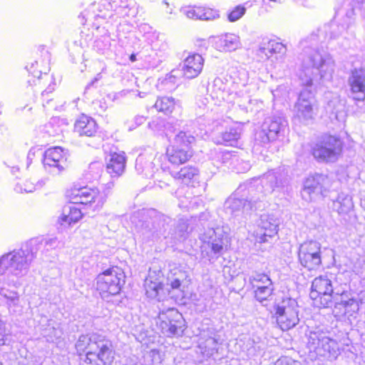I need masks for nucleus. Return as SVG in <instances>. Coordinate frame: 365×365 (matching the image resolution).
Returning <instances> with one entry per match:
<instances>
[{"instance_id": "nucleus-1", "label": "nucleus", "mask_w": 365, "mask_h": 365, "mask_svg": "<svg viewBox=\"0 0 365 365\" xmlns=\"http://www.w3.org/2000/svg\"><path fill=\"white\" fill-rule=\"evenodd\" d=\"M327 28L319 29L301 41L303 53L301 56L299 79L304 88L301 91L294 105V120L308 123L316 115L314 93L312 90L314 80L329 79L334 71V61L328 53L320 51L319 44L326 39Z\"/></svg>"}, {"instance_id": "nucleus-2", "label": "nucleus", "mask_w": 365, "mask_h": 365, "mask_svg": "<svg viewBox=\"0 0 365 365\" xmlns=\"http://www.w3.org/2000/svg\"><path fill=\"white\" fill-rule=\"evenodd\" d=\"M256 184L244 183L240 185L235 193L225 202V209L232 217L242 216L245 218L252 212L260 208V202L264 195L272 193L287 182V173L278 168L268 171Z\"/></svg>"}, {"instance_id": "nucleus-3", "label": "nucleus", "mask_w": 365, "mask_h": 365, "mask_svg": "<svg viewBox=\"0 0 365 365\" xmlns=\"http://www.w3.org/2000/svg\"><path fill=\"white\" fill-rule=\"evenodd\" d=\"M35 258L28 242L21 249L14 250L0 258V301L11 314H20V295L16 289H10L11 282L6 281L5 272L17 277L27 274L32 260Z\"/></svg>"}, {"instance_id": "nucleus-4", "label": "nucleus", "mask_w": 365, "mask_h": 365, "mask_svg": "<svg viewBox=\"0 0 365 365\" xmlns=\"http://www.w3.org/2000/svg\"><path fill=\"white\" fill-rule=\"evenodd\" d=\"M131 223L140 237L145 242H157L170 235L168 227L170 217L155 210H142L130 217Z\"/></svg>"}, {"instance_id": "nucleus-5", "label": "nucleus", "mask_w": 365, "mask_h": 365, "mask_svg": "<svg viewBox=\"0 0 365 365\" xmlns=\"http://www.w3.org/2000/svg\"><path fill=\"white\" fill-rule=\"evenodd\" d=\"M76 349L80 355L88 351L90 354H98L103 365L110 364L113 359L110 342L96 333L81 335L76 343Z\"/></svg>"}, {"instance_id": "nucleus-6", "label": "nucleus", "mask_w": 365, "mask_h": 365, "mask_svg": "<svg viewBox=\"0 0 365 365\" xmlns=\"http://www.w3.org/2000/svg\"><path fill=\"white\" fill-rule=\"evenodd\" d=\"M342 145L339 138L323 135L312 147V154L319 163H334L341 153Z\"/></svg>"}, {"instance_id": "nucleus-7", "label": "nucleus", "mask_w": 365, "mask_h": 365, "mask_svg": "<svg viewBox=\"0 0 365 365\" xmlns=\"http://www.w3.org/2000/svg\"><path fill=\"white\" fill-rule=\"evenodd\" d=\"M307 335V346L310 351L330 360L336 359L340 354L337 341L327 336L323 331L319 329L309 331Z\"/></svg>"}, {"instance_id": "nucleus-8", "label": "nucleus", "mask_w": 365, "mask_h": 365, "mask_svg": "<svg viewBox=\"0 0 365 365\" xmlns=\"http://www.w3.org/2000/svg\"><path fill=\"white\" fill-rule=\"evenodd\" d=\"M340 294L334 291L331 279L327 275H321L313 280L309 296L315 307L326 308L333 304L335 295Z\"/></svg>"}, {"instance_id": "nucleus-9", "label": "nucleus", "mask_w": 365, "mask_h": 365, "mask_svg": "<svg viewBox=\"0 0 365 365\" xmlns=\"http://www.w3.org/2000/svg\"><path fill=\"white\" fill-rule=\"evenodd\" d=\"M288 128V123L282 115H272L267 117L256 133L255 140L262 145H267L283 136Z\"/></svg>"}, {"instance_id": "nucleus-10", "label": "nucleus", "mask_w": 365, "mask_h": 365, "mask_svg": "<svg viewBox=\"0 0 365 365\" xmlns=\"http://www.w3.org/2000/svg\"><path fill=\"white\" fill-rule=\"evenodd\" d=\"M124 272L118 267H112L99 274L96 277V287L103 297L120 293L125 283Z\"/></svg>"}, {"instance_id": "nucleus-11", "label": "nucleus", "mask_w": 365, "mask_h": 365, "mask_svg": "<svg viewBox=\"0 0 365 365\" xmlns=\"http://www.w3.org/2000/svg\"><path fill=\"white\" fill-rule=\"evenodd\" d=\"M277 323L283 331L294 328L299 322L298 304L295 299L284 298L275 307Z\"/></svg>"}, {"instance_id": "nucleus-12", "label": "nucleus", "mask_w": 365, "mask_h": 365, "mask_svg": "<svg viewBox=\"0 0 365 365\" xmlns=\"http://www.w3.org/2000/svg\"><path fill=\"white\" fill-rule=\"evenodd\" d=\"M157 324L167 336H181L185 329V321L182 314L175 308L160 312Z\"/></svg>"}, {"instance_id": "nucleus-13", "label": "nucleus", "mask_w": 365, "mask_h": 365, "mask_svg": "<svg viewBox=\"0 0 365 365\" xmlns=\"http://www.w3.org/2000/svg\"><path fill=\"white\" fill-rule=\"evenodd\" d=\"M331 185V181L328 175L315 173L305 180L302 196L307 201L322 198L327 196Z\"/></svg>"}, {"instance_id": "nucleus-14", "label": "nucleus", "mask_w": 365, "mask_h": 365, "mask_svg": "<svg viewBox=\"0 0 365 365\" xmlns=\"http://www.w3.org/2000/svg\"><path fill=\"white\" fill-rule=\"evenodd\" d=\"M203 245L202 255L210 261L219 258L223 253L225 238L220 228L208 229L201 237Z\"/></svg>"}, {"instance_id": "nucleus-15", "label": "nucleus", "mask_w": 365, "mask_h": 365, "mask_svg": "<svg viewBox=\"0 0 365 365\" xmlns=\"http://www.w3.org/2000/svg\"><path fill=\"white\" fill-rule=\"evenodd\" d=\"M298 259L301 265L309 270L318 269L322 264L321 244L314 240L301 244L298 250Z\"/></svg>"}, {"instance_id": "nucleus-16", "label": "nucleus", "mask_w": 365, "mask_h": 365, "mask_svg": "<svg viewBox=\"0 0 365 365\" xmlns=\"http://www.w3.org/2000/svg\"><path fill=\"white\" fill-rule=\"evenodd\" d=\"M279 219L274 214H262L256 230V241L259 243L269 242L278 232Z\"/></svg>"}, {"instance_id": "nucleus-17", "label": "nucleus", "mask_w": 365, "mask_h": 365, "mask_svg": "<svg viewBox=\"0 0 365 365\" xmlns=\"http://www.w3.org/2000/svg\"><path fill=\"white\" fill-rule=\"evenodd\" d=\"M163 160H165V157L163 155L153 158L151 154H140L135 160V170L139 174H143L146 178L153 177L154 173L158 171L159 168L163 171L170 170L168 167L163 165Z\"/></svg>"}, {"instance_id": "nucleus-18", "label": "nucleus", "mask_w": 365, "mask_h": 365, "mask_svg": "<svg viewBox=\"0 0 365 365\" xmlns=\"http://www.w3.org/2000/svg\"><path fill=\"white\" fill-rule=\"evenodd\" d=\"M61 147L48 149L44 153L43 163L46 170L53 175H58L67 167L66 158Z\"/></svg>"}, {"instance_id": "nucleus-19", "label": "nucleus", "mask_w": 365, "mask_h": 365, "mask_svg": "<svg viewBox=\"0 0 365 365\" xmlns=\"http://www.w3.org/2000/svg\"><path fill=\"white\" fill-rule=\"evenodd\" d=\"M163 274L160 271L158 272L155 271H149L148 277L145 279L144 287L145 294L148 297L157 299L158 301H163L166 297V292L169 294L170 291L165 289L160 278Z\"/></svg>"}, {"instance_id": "nucleus-20", "label": "nucleus", "mask_w": 365, "mask_h": 365, "mask_svg": "<svg viewBox=\"0 0 365 365\" xmlns=\"http://www.w3.org/2000/svg\"><path fill=\"white\" fill-rule=\"evenodd\" d=\"M349 86V96L355 101L365 100V69L351 70L347 80Z\"/></svg>"}, {"instance_id": "nucleus-21", "label": "nucleus", "mask_w": 365, "mask_h": 365, "mask_svg": "<svg viewBox=\"0 0 365 365\" xmlns=\"http://www.w3.org/2000/svg\"><path fill=\"white\" fill-rule=\"evenodd\" d=\"M220 335L213 328H208L200 334L198 347L202 354L206 356H210L217 352Z\"/></svg>"}, {"instance_id": "nucleus-22", "label": "nucleus", "mask_w": 365, "mask_h": 365, "mask_svg": "<svg viewBox=\"0 0 365 365\" xmlns=\"http://www.w3.org/2000/svg\"><path fill=\"white\" fill-rule=\"evenodd\" d=\"M250 283H264L266 286L258 287L255 290V297L260 303L267 301L274 291V286L269 277L263 273L255 272L249 277Z\"/></svg>"}, {"instance_id": "nucleus-23", "label": "nucleus", "mask_w": 365, "mask_h": 365, "mask_svg": "<svg viewBox=\"0 0 365 365\" xmlns=\"http://www.w3.org/2000/svg\"><path fill=\"white\" fill-rule=\"evenodd\" d=\"M97 192L95 189L82 187L72 191V204H81L88 206L93 210H99L101 206H97Z\"/></svg>"}, {"instance_id": "nucleus-24", "label": "nucleus", "mask_w": 365, "mask_h": 365, "mask_svg": "<svg viewBox=\"0 0 365 365\" xmlns=\"http://www.w3.org/2000/svg\"><path fill=\"white\" fill-rule=\"evenodd\" d=\"M204 59L201 55L194 53L188 56L181 66L182 76L187 79H192L199 76L202 70Z\"/></svg>"}, {"instance_id": "nucleus-25", "label": "nucleus", "mask_w": 365, "mask_h": 365, "mask_svg": "<svg viewBox=\"0 0 365 365\" xmlns=\"http://www.w3.org/2000/svg\"><path fill=\"white\" fill-rule=\"evenodd\" d=\"M96 120L86 115H82L74 124V132L80 136H93L97 132Z\"/></svg>"}, {"instance_id": "nucleus-26", "label": "nucleus", "mask_w": 365, "mask_h": 365, "mask_svg": "<svg viewBox=\"0 0 365 365\" xmlns=\"http://www.w3.org/2000/svg\"><path fill=\"white\" fill-rule=\"evenodd\" d=\"M125 168V156L123 152L121 153H110L106 165V171L111 178H118L120 176Z\"/></svg>"}, {"instance_id": "nucleus-27", "label": "nucleus", "mask_w": 365, "mask_h": 365, "mask_svg": "<svg viewBox=\"0 0 365 365\" xmlns=\"http://www.w3.org/2000/svg\"><path fill=\"white\" fill-rule=\"evenodd\" d=\"M108 1V6L115 11V14L120 17L134 16V0H104Z\"/></svg>"}, {"instance_id": "nucleus-28", "label": "nucleus", "mask_w": 365, "mask_h": 365, "mask_svg": "<svg viewBox=\"0 0 365 365\" xmlns=\"http://www.w3.org/2000/svg\"><path fill=\"white\" fill-rule=\"evenodd\" d=\"M29 246L31 249V252L34 257H36L38 251L42 252H48L58 247L60 242L56 237L53 238H35L31 239L29 242Z\"/></svg>"}, {"instance_id": "nucleus-29", "label": "nucleus", "mask_w": 365, "mask_h": 365, "mask_svg": "<svg viewBox=\"0 0 365 365\" xmlns=\"http://www.w3.org/2000/svg\"><path fill=\"white\" fill-rule=\"evenodd\" d=\"M354 207L352 197L345 192H340L336 197H332L331 208L339 215H347Z\"/></svg>"}, {"instance_id": "nucleus-30", "label": "nucleus", "mask_w": 365, "mask_h": 365, "mask_svg": "<svg viewBox=\"0 0 365 365\" xmlns=\"http://www.w3.org/2000/svg\"><path fill=\"white\" fill-rule=\"evenodd\" d=\"M192 152L190 149L182 148L173 145L167 150L165 159L173 165H179L186 163L191 157Z\"/></svg>"}, {"instance_id": "nucleus-31", "label": "nucleus", "mask_w": 365, "mask_h": 365, "mask_svg": "<svg viewBox=\"0 0 365 365\" xmlns=\"http://www.w3.org/2000/svg\"><path fill=\"white\" fill-rule=\"evenodd\" d=\"M215 46L220 51H232L240 46L239 37L233 34H225L215 38Z\"/></svg>"}, {"instance_id": "nucleus-32", "label": "nucleus", "mask_w": 365, "mask_h": 365, "mask_svg": "<svg viewBox=\"0 0 365 365\" xmlns=\"http://www.w3.org/2000/svg\"><path fill=\"white\" fill-rule=\"evenodd\" d=\"M82 217V213L79 208L75 205H66L63 209V212L58 218V222L62 226H71L77 222Z\"/></svg>"}, {"instance_id": "nucleus-33", "label": "nucleus", "mask_w": 365, "mask_h": 365, "mask_svg": "<svg viewBox=\"0 0 365 365\" xmlns=\"http://www.w3.org/2000/svg\"><path fill=\"white\" fill-rule=\"evenodd\" d=\"M240 137V130L236 127H230L215 138V143L225 145H233Z\"/></svg>"}, {"instance_id": "nucleus-34", "label": "nucleus", "mask_w": 365, "mask_h": 365, "mask_svg": "<svg viewBox=\"0 0 365 365\" xmlns=\"http://www.w3.org/2000/svg\"><path fill=\"white\" fill-rule=\"evenodd\" d=\"M258 51L269 58L273 53L284 54L286 52V47L282 43L272 40L260 46Z\"/></svg>"}, {"instance_id": "nucleus-35", "label": "nucleus", "mask_w": 365, "mask_h": 365, "mask_svg": "<svg viewBox=\"0 0 365 365\" xmlns=\"http://www.w3.org/2000/svg\"><path fill=\"white\" fill-rule=\"evenodd\" d=\"M175 99L172 97H160L158 98L154 107L159 112H162L165 115L170 114L175 108Z\"/></svg>"}, {"instance_id": "nucleus-36", "label": "nucleus", "mask_w": 365, "mask_h": 365, "mask_svg": "<svg viewBox=\"0 0 365 365\" xmlns=\"http://www.w3.org/2000/svg\"><path fill=\"white\" fill-rule=\"evenodd\" d=\"M114 186V182L110 180L107 183L103 184L101 187V190L98 189H95L98 197L96 200L97 206H101V207L103 206L108 196L112 194V190Z\"/></svg>"}, {"instance_id": "nucleus-37", "label": "nucleus", "mask_w": 365, "mask_h": 365, "mask_svg": "<svg viewBox=\"0 0 365 365\" xmlns=\"http://www.w3.org/2000/svg\"><path fill=\"white\" fill-rule=\"evenodd\" d=\"M197 170L192 166L182 168L178 172L170 171V173L175 179L181 180L185 183L188 182L197 175Z\"/></svg>"}, {"instance_id": "nucleus-38", "label": "nucleus", "mask_w": 365, "mask_h": 365, "mask_svg": "<svg viewBox=\"0 0 365 365\" xmlns=\"http://www.w3.org/2000/svg\"><path fill=\"white\" fill-rule=\"evenodd\" d=\"M172 238L176 239L179 241L186 238L188 234V224L187 220L180 219L172 232H169Z\"/></svg>"}, {"instance_id": "nucleus-39", "label": "nucleus", "mask_w": 365, "mask_h": 365, "mask_svg": "<svg viewBox=\"0 0 365 365\" xmlns=\"http://www.w3.org/2000/svg\"><path fill=\"white\" fill-rule=\"evenodd\" d=\"M194 141L195 137L189 132L180 131L175 135L173 145L190 149L189 145L192 144Z\"/></svg>"}, {"instance_id": "nucleus-40", "label": "nucleus", "mask_w": 365, "mask_h": 365, "mask_svg": "<svg viewBox=\"0 0 365 365\" xmlns=\"http://www.w3.org/2000/svg\"><path fill=\"white\" fill-rule=\"evenodd\" d=\"M185 274L180 270H176L170 276L168 277V285L170 287L172 290L182 292V282L185 279Z\"/></svg>"}, {"instance_id": "nucleus-41", "label": "nucleus", "mask_w": 365, "mask_h": 365, "mask_svg": "<svg viewBox=\"0 0 365 365\" xmlns=\"http://www.w3.org/2000/svg\"><path fill=\"white\" fill-rule=\"evenodd\" d=\"M328 108L331 109V113L334 115L336 120H341L344 117V105L338 99H334L329 102Z\"/></svg>"}, {"instance_id": "nucleus-42", "label": "nucleus", "mask_w": 365, "mask_h": 365, "mask_svg": "<svg viewBox=\"0 0 365 365\" xmlns=\"http://www.w3.org/2000/svg\"><path fill=\"white\" fill-rule=\"evenodd\" d=\"M42 187V185L39 182L34 184L33 182L29 180L24 182L23 185L18 183L16 185L14 190L17 192H31L34 191L37 187Z\"/></svg>"}, {"instance_id": "nucleus-43", "label": "nucleus", "mask_w": 365, "mask_h": 365, "mask_svg": "<svg viewBox=\"0 0 365 365\" xmlns=\"http://www.w3.org/2000/svg\"><path fill=\"white\" fill-rule=\"evenodd\" d=\"M246 11V8L243 6H237L229 14L228 19L231 22H234L240 19Z\"/></svg>"}, {"instance_id": "nucleus-44", "label": "nucleus", "mask_w": 365, "mask_h": 365, "mask_svg": "<svg viewBox=\"0 0 365 365\" xmlns=\"http://www.w3.org/2000/svg\"><path fill=\"white\" fill-rule=\"evenodd\" d=\"M235 168L237 173H245L250 169L251 165L247 161L241 160L239 162L236 158H232V163L235 164Z\"/></svg>"}, {"instance_id": "nucleus-45", "label": "nucleus", "mask_w": 365, "mask_h": 365, "mask_svg": "<svg viewBox=\"0 0 365 365\" xmlns=\"http://www.w3.org/2000/svg\"><path fill=\"white\" fill-rule=\"evenodd\" d=\"M274 365H301V364L290 357L282 356L274 362Z\"/></svg>"}, {"instance_id": "nucleus-46", "label": "nucleus", "mask_w": 365, "mask_h": 365, "mask_svg": "<svg viewBox=\"0 0 365 365\" xmlns=\"http://www.w3.org/2000/svg\"><path fill=\"white\" fill-rule=\"evenodd\" d=\"M9 335L6 333L5 326L0 319V346L6 344L9 341Z\"/></svg>"}, {"instance_id": "nucleus-47", "label": "nucleus", "mask_w": 365, "mask_h": 365, "mask_svg": "<svg viewBox=\"0 0 365 365\" xmlns=\"http://www.w3.org/2000/svg\"><path fill=\"white\" fill-rule=\"evenodd\" d=\"M205 20H212L219 16L218 11L210 8H205Z\"/></svg>"}, {"instance_id": "nucleus-48", "label": "nucleus", "mask_w": 365, "mask_h": 365, "mask_svg": "<svg viewBox=\"0 0 365 365\" xmlns=\"http://www.w3.org/2000/svg\"><path fill=\"white\" fill-rule=\"evenodd\" d=\"M85 353H86V359H85V362L86 364H91L93 363V361H95L96 359L100 361L98 359V356H97L98 354H90L89 351L85 352Z\"/></svg>"}, {"instance_id": "nucleus-49", "label": "nucleus", "mask_w": 365, "mask_h": 365, "mask_svg": "<svg viewBox=\"0 0 365 365\" xmlns=\"http://www.w3.org/2000/svg\"><path fill=\"white\" fill-rule=\"evenodd\" d=\"M185 14L189 19H197V11L195 8L188 9L185 11Z\"/></svg>"}, {"instance_id": "nucleus-50", "label": "nucleus", "mask_w": 365, "mask_h": 365, "mask_svg": "<svg viewBox=\"0 0 365 365\" xmlns=\"http://www.w3.org/2000/svg\"><path fill=\"white\" fill-rule=\"evenodd\" d=\"M53 87H52L51 86H49L46 89H45L41 95H42V97H43V101H46V103H48L49 101H51L50 99H48L46 98V96H48L50 93H51L53 91Z\"/></svg>"}, {"instance_id": "nucleus-51", "label": "nucleus", "mask_w": 365, "mask_h": 365, "mask_svg": "<svg viewBox=\"0 0 365 365\" xmlns=\"http://www.w3.org/2000/svg\"><path fill=\"white\" fill-rule=\"evenodd\" d=\"M197 11V19L205 20V8L196 7Z\"/></svg>"}, {"instance_id": "nucleus-52", "label": "nucleus", "mask_w": 365, "mask_h": 365, "mask_svg": "<svg viewBox=\"0 0 365 365\" xmlns=\"http://www.w3.org/2000/svg\"><path fill=\"white\" fill-rule=\"evenodd\" d=\"M102 78V76L101 73H98L96 76L86 86V90L89 89L91 86H93L96 82H98L101 78Z\"/></svg>"}, {"instance_id": "nucleus-53", "label": "nucleus", "mask_w": 365, "mask_h": 365, "mask_svg": "<svg viewBox=\"0 0 365 365\" xmlns=\"http://www.w3.org/2000/svg\"><path fill=\"white\" fill-rule=\"evenodd\" d=\"M145 121V118L143 115H137L134 118V123L136 126L142 125Z\"/></svg>"}, {"instance_id": "nucleus-54", "label": "nucleus", "mask_w": 365, "mask_h": 365, "mask_svg": "<svg viewBox=\"0 0 365 365\" xmlns=\"http://www.w3.org/2000/svg\"><path fill=\"white\" fill-rule=\"evenodd\" d=\"M34 64H36L38 65V61H35L34 63H32L30 68H29L28 66H26L28 71L31 73L34 76H36V73H35V71L34 70H32L34 66Z\"/></svg>"}, {"instance_id": "nucleus-55", "label": "nucleus", "mask_w": 365, "mask_h": 365, "mask_svg": "<svg viewBox=\"0 0 365 365\" xmlns=\"http://www.w3.org/2000/svg\"><path fill=\"white\" fill-rule=\"evenodd\" d=\"M35 152L33 149H30V150L28 153L27 159L28 160H31L32 158L34 156Z\"/></svg>"}, {"instance_id": "nucleus-56", "label": "nucleus", "mask_w": 365, "mask_h": 365, "mask_svg": "<svg viewBox=\"0 0 365 365\" xmlns=\"http://www.w3.org/2000/svg\"><path fill=\"white\" fill-rule=\"evenodd\" d=\"M252 286V288L254 289H257L258 287H261V286H266V284H264V283H256V282H253V283H250Z\"/></svg>"}, {"instance_id": "nucleus-57", "label": "nucleus", "mask_w": 365, "mask_h": 365, "mask_svg": "<svg viewBox=\"0 0 365 365\" xmlns=\"http://www.w3.org/2000/svg\"><path fill=\"white\" fill-rule=\"evenodd\" d=\"M331 27H336L338 29H339V26H334V25H332ZM334 28H332V31H331V36H330V38H336L337 35L334 34Z\"/></svg>"}, {"instance_id": "nucleus-58", "label": "nucleus", "mask_w": 365, "mask_h": 365, "mask_svg": "<svg viewBox=\"0 0 365 365\" xmlns=\"http://www.w3.org/2000/svg\"><path fill=\"white\" fill-rule=\"evenodd\" d=\"M52 331L54 333V335L56 338H59L61 336V331H57L56 329L52 328Z\"/></svg>"}, {"instance_id": "nucleus-59", "label": "nucleus", "mask_w": 365, "mask_h": 365, "mask_svg": "<svg viewBox=\"0 0 365 365\" xmlns=\"http://www.w3.org/2000/svg\"><path fill=\"white\" fill-rule=\"evenodd\" d=\"M353 15H354V10L353 8H351L350 10L346 13V16L351 18Z\"/></svg>"}, {"instance_id": "nucleus-60", "label": "nucleus", "mask_w": 365, "mask_h": 365, "mask_svg": "<svg viewBox=\"0 0 365 365\" xmlns=\"http://www.w3.org/2000/svg\"><path fill=\"white\" fill-rule=\"evenodd\" d=\"M174 73H175V71H171V73H170V75L169 78H170V79H171L172 78H175V75L173 74Z\"/></svg>"}, {"instance_id": "nucleus-61", "label": "nucleus", "mask_w": 365, "mask_h": 365, "mask_svg": "<svg viewBox=\"0 0 365 365\" xmlns=\"http://www.w3.org/2000/svg\"><path fill=\"white\" fill-rule=\"evenodd\" d=\"M135 128H136V126H133V125H131L129 126L128 130H132L135 129Z\"/></svg>"}, {"instance_id": "nucleus-62", "label": "nucleus", "mask_w": 365, "mask_h": 365, "mask_svg": "<svg viewBox=\"0 0 365 365\" xmlns=\"http://www.w3.org/2000/svg\"><path fill=\"white\" fill-rule=\"evenodd\" d=\"M139 96L140 97L143 98L144 96H143V94H141L140 93H139Z\"/></svg>"}, {"instance_id": "nucleus-63", "label": "nucleus", "mask_w": 365, "mask_h": 365, "mask_svg": "<svg viewBox=\"0 0 365 365\" xmlns=\"http://www.w3.org/2000/svg\"><path fill=\"white\" fill-rule=\"evenodd\" d=\"M13 286L16 287V283L13 282Z\"/></svg>"}, {"instance_id": "nucleus-64", "label": "nucleus", "mask_w": 365, "mask_h": 365, "mask_svg": "<svg viewBox=\"0 0 365 365\" xmlns=\"http://www.w3.org/2000/svg\"><path fill=\"white\" fill-rule=\"evenodd\" d=\"M133 59H134V57L130 58L131 61H133Z\"/></svg>"}]
</instances>
